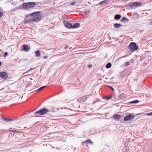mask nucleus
I'll return each instance as SVG.
<instances>
[{
    "instance_id": "nucleus-37",
    "label": "nucleus",
    "mask_w": 152,
    "mask_h": 152,
    "mask_svg": "<svg viewBox=\"0 0 152 152\" xmlns=\"http://www.w3.org/2000/svg\"><path fill=\"white\" fill-rule=\"evenodd\" d=\"M127 56H124L122 57H119L118 58V59L119 60L120 59H121V58H124V57H126Z\"/></svg>"
},
{
    "instance_id": "nucleus-35",
    "label": "nucleus",
    "mask_w": 152,
    "mask_h": 152,
    "mask_svg": "<svg viewBox=\"0 0 152 152\" xmlns=\"http://www.w3.org/2000/svg\"><path fill=\"white\" fill-rule=\"evenodd\" d=\"M75 3H76V2L75 1H73L72 2L71 4V5H74L75 4Z\"/></svg>"
},
{
    "instance_id": "nucleus-2",
    "label": "nucleus",
    "mask_w": 152,
    "mask_h": 152,
    "mask_svg": "<svg viewBox=\"0 0 152 152\" xmlns=\"http://www.w3.org/2000/svg\"><path fill=\"white\" fill-rule=\"evenodd\" d=\"M37 4V2H29L23 3L22 5L23 8L28 10H30Z\"/></svg>"
},
{
    "instance_id": "nucleus-38",
    "label": "nucleus",
    "mask_w": 152,
    "mask_h": 152,
    "mask_svg": "<svg viewBox=\"0 0 152 152\" xmlns=\"http://www.w3.org/2000/svg\"><path fill=\"white\" fill-rule=\"evenodd\" d=\"M92 64H90V65H88V67L89 68H91V67H92Z\"/></svg>"
},
{
    "instance_id": "nucleus-9",
    "label": "nucleus",
    "mask_w": 152,
    "mask_h": 152,
    "mask_svg": "<svg viewBox=\"0 0 152 152\" xmlns=\"http://www.w3.org/2000/svg\"><path fill=\"white\" fill-rule=\"evenodd\" d=\"M41 18V15H39L37 16L34 17L33 18H32V21H34L35 22H37L40 20Z\"/></svg>"
},
{
    "instance_id": "nucleus-19",
    "label": "nucleus",
    "mask_w": 152,
    "mask_h": 152,
    "mask_svg": "<svg viewBox=\"0 0 152 152\" xmlns=\"http://www.w3.org/2000/svg\"><path fill=\"white\" fill-rule=\"evenodd\" d=\"M82 143L83 145H84V144L86 143H91L92 144H93L91 141L90 139L86 140L85 142H83Z\"/></svg>"
},
{
    "instance_id": "nucleus-31",
    "label": "nucleus",
    "mask_w": 152,
    "mask_h": 152,
    "mask_svg": "<svg viewBox=\"0 0 152 152\" xmlns=\"http://www.w3.org/2000/svg\"><path fill=\"white\" fill-rule=\"evenodd\" d=\"M89 12H90V11L89 10L85 11L84 12V13L85 14H88Z\"/></svg>"
},
{
    "instance_id": "nucleus-21",
    "label": "nucleus",
    "mask_w": 152,
    "mask_h": 152,
    "mask_svg": "<svg viewBox=\"0 0 152 152\" xmlns=\"http://www.w3.org/2000/svg\"><path fill=\"white\" fill-rule=\"evenodd\" d=\"M121 21L122 22H128V19L124 17L122 18L121 20Z\"/></svg>"
},
{
    "instance_id": "nucleus-36",
    "label": "nucleus",
    "mask_w": 152,
    "mask_h": 152,
    "mask_svg": "<svg viewBox=\"0 0 152 152\" xmlns=\"http://www.w3.org/2000/svg\"><path fill=\"white\" fill-rule=\"evenodd\" d=\"M29 72V70H28L26 72L23 73V75H24L26 74L27 73H28Z\"/></svg>"
},
{
    "instance_id": "nucleus-32",
    "label": "nucleus",
    "mask_w": 152,
    "mask_h": 152,
    "mask_svg": "<svg viewBox=\"0 0 152 152\" xmlns=\"http://www.w3.org/2000/svg\"><path fill=\"white\" fill-rule=\"evenodd\" d=\"M107 1L106 0H104L102 1V2L103 4H105L107 2Z\"/></svg>"
},
{
    "instance_id": "nucleus-41",
    "label": "nucleus",
    "mask_w": 152,
    "mask_h": 152,
    "mask_svg": "<svg viewBox=\"0 0 152 152\" xmlns=\"http://www.w3.org/2000/svg\"><path fill=\"white\" fill-rule=\"evenodd\" d=\"M103 4V3H102V1H101V2H99V5H102V4Z\"/></svg>"
},
{
    "instance_id": "nucleus-28",
    "label": "nucleus",
    "mask_w": 152,
    "mask_h": 152,
    "mask_svg": "<svg viewBox=\"0 0 152 152\" xmlns=\"http://www.w3.org/2000/svg\"><path fill=\"white\" fill-rule=\"evenodd\" d=\"M100 100L99 99H96L93 102V103L94 104L98 102Z\"/></svg>"
},
{
    "instance_id": "nucleus-6",
    "label": "nucleus",
    "mask_w": 152,
    "mask_h": 152,
    "mask_svg": "<svg viewBox=\"0 0 152 152\" xmlns=\"http://www.w3.org/2000/svg\"><path fill=\"white\" fill-rule=\"evenodd\" d=\"M89 96L85 95L79 98L78 99V101L79 102H84L89 97Z\"/></svg>"
},
{
    "instance_id": "nucleus-30",
    "label": "nucleus",
    "mask_w": 152,
    "mask_h": 152,
    "mask_svg": "<svg viewBox=\"0 0 152 152\" xmlns=\"http://www.w3.org/2000/svg\"><path fill=\"white\" fill-rule=\"evenodd\" d=\"M31 15H32L31 13V14H30L27 15L26 16V18H28V17H30L31 16H32Z\"/></svg>"
},
{
    "instance_id": "nucleus-7",
    "label": "nucleus",
    "mask_w": 152,
    "mask_h": 152,
    "mask_svg": "<svg viewBox=\"0 0 152 152\" xmlns=\"http://www.w3.org/2000/svg\"><path fill=\"white\" fill-rule=\"evenodd\" d=\"M64 26L68 28H72V24L68 22V21H64Z\"/></svg>"
},
{
    "instance_id": "nucleus-15",
    "label": "nucleus",
    "mask_w": 152,
    "mask_h": 152,
    "mask_svg": "<svg viewBox=\"0 0 152 152\" xmlns=\"http://www.w3.org/2000/svg\"><path fill=\"white\" fill-rule=\"evenodd\" d=\"M80 26V24L79 23H75L72 25V28H76L79 27Z\"/></svg>"
},
{
    "instance_id": "nucleus-14",
    "label": "nucleus",
    "mask_w": 152,
    "mask_h": 152,
    "mask_svg": "<svg viewBox=\"0 0 152 152\" xmlns=\"http://www.w3.org/2000/svg\"><path fill=\"white\" fill-rule=\"evenodd\" d=\"M112 97V95H110L109 96H103L102 98L103 99L106 100H108L111 99Z\"/></svg>"
},
{
    "instance_id": "nucleus-34",
    "label": "nucleus",
    "mask_w": 152,
    "mask_h": 152,
    "mask_svg": "<svg viewBox=\"0 0 152 152\" xmlns=\"http://www.w3.org/2000/svg\"><path fill=\"white\" fill-rule=\"evenodd\" d=\"M8 55V53L7 52H5L4 54V56L6 57Z\"/></svg>"
},
{
    "instance_id": "nucleus-40",
    "label": "nucleus",
    "mask_w": 152,
    "mask_h": 152,
    "mask_svg": "<svg viewBox=\"0 0 152 152\" xmlns=\"http://www.w3.org/2000/svg\"><path fill=\"white\" fill-rule=\"evenodd\" d=\"M34 69V68H31L29 70L30 72V71L33 70Z\"/></svg>"
},
{
    "instance_id": "nucleus-44",
    "label": "nucleus",
    "mask_w": 152,
    "mask_h": 152,
    "mask_svg": "<svg viewBox=\"0 0 152 152\" xmlns=\"http://www.w3.org/2000/svg\"><path fill=\"white\" fill-rule=\"evenodd\" d=\"M1 61H0V66H1Z\"/></svg>"
},
{
    "instance_id": "nucleus-18",
    "label": "nucleus",
    "mask_w": 152,
    "mask_h": 152,
    "mask_svg": "<svg viewBox=\"0 0 152 152\" xmlns=\"http://www.w3.org/2000/svg\"><path fill=\"white\" fill-rule=\"evenodd\" d=\"M122 25L120 24L115 23L114 25V27L116 28H118L120 27Z\"/></svg>"
},
{
    "instance_id": "nucleus-20",
    "label": "nucleus",
    "mask_w": 152,
    "mask_h": 152,
    "mask_svg": "<svg viewBox=\"0 0 152 152\" xmlns=\"http://www.w3.org/2000/svg\"><path fill=\"white\" fill-rule=\"evenodd\" d=\"M121 16L120 15L117 14L115 16L114 18L116 20H118L121 18Z\"/></svg>"
},
{
    "instance_id": "nucleus-13",
    "label": "nucleus",
    "mask_w": 152,
    "mask_h": 152,
    "mask_svg": "<svg viewBox=\"0 0 152 152\" xmlns=\"http://www.w3.org/2000/svg\"><path fill=\"white\" fill-rule=\"evenodd\" d=\"M40 13V12H33L31 13L32 16L34 17H36L39 15V14Z\"/></svg>"
},
{
    "instance_id": "nucleus-8",
    "label": "nucleus",
    "mask_w": 152,
    "mask_h": 152,
    "mask_svg": "<svg viewBox=\"0 0 152 152\" xmlns=\"http://www.w3.org/2000/svg\"><path fill=\"white\" fill-rule=\"evenodd\" d=\"M0 77L2 79H6L8 77L7 73L5 72H1Z\"/></svg>"
},
{
    "instance_id": "nucleus-23",
    "label": "nucleus",
    "mask_w": 152,
    "mask_h": 152,
    "mask_svg": "<svg viewBox=\"0 0 152 152\" xmlns=\"http://www.w3.org/2000/svg\"><path fill=\"white\" fill-rule=\"evenodd\" d=\"M139 102L138 100H135L129 102V104H137Z\"/></svg>"
},
{
    "instance_id": "nucleus-24",
    "label": "nucleus",
    "mask_w": 152,
    "mask_h": 152,
    "mask_svg": "<svg viewBox=\"0 0 152 152\" xmlns=\"http://www.w3.org/2000/svg\"><path fill=\"white\" fill-rule=\"evenodd\" d=\"M111 66V64L109 62L107 64L106 66V67L107 69L110 68Z\"/></svg>"
},
{
    "instance_id": "nucleus-25",
    "label": "nucleus",
    "mask_w": 152,
    "mask_h": 152,
    "mask_svg": "<svg viewBox=\"0 0 152 152\" xmlns=\"http://www.w3.org/2000/svg\"><path fill=\"white\" fill-rule=\"evenodd\" d=\"M45 87V86H43L40 88H39L37 90V92H39L42 90L43 89H44Z\"/></svg>"
},
{
    "instance_id": "nucleus-39",
    "label": "nucleus",
    "mask_w": 152,
    "mask_h": 152,
    "mask_svg": "<svg viewBox=\"0 0 152 152\" xmlns=\"http://www.w3.org/2000/svg\"><path fill=\"white\" fill-rule=\"evenodd\" d=\"M48 58V56H44L43 57L45 59H47Z\"/></svg>"
},
{
    "instance_id": "nucleus-22",
    "label": "nucleus",
    "mask_w": 152,
    "mask_h": 152,
    "mask_svg": "<svg viewBox=\"0 0 152 152\" xmlns=\"http://www.w3.org/2000/svg\"><path fill=\"white\" fill-rule=\"evenodd\" d=\"M35 53L36 56L38 57L40 55L41 52L40 50H37L35 52Z\"/></svg>"
},
{
    "instance_id": "nucleus-11",
    "label": "nucleus",
    "mask_w": 152,
    "mask_h": 152,
    "mask_svg": "<svg viewBox=\"0 0 152 152\" xmlns=\"http://www.w3.org/2000/svg\"><path fill=\"white\" fill-rule=\"evenodd\" d=\"M22 47L23 48V50L25 51H28L29 49H30V47H29L28 45H23Z\"/></svg>"
},
{
    "instance_id": "nucleus-33",
    "label": "nucleus",
    "mask_w": 152,
    "mask_h": 152,
    "mask_svg": "<svg viewBox=\"0 0 152 152\" xmlns=\"http://www.w3.org/2000/svg\"><path fill=\"white\" fill-rule=\"evenodd\" d=\"M146 115H152V112L149 113H147Z\"/></svg>"
},
{
    "instance_id": "nucleus-4",
    "label": "nucleus",
    "mask_w": 152,
    "mask_h": 152,
    "mask_svg": "<svg viewBox=\"0 0 152 152\" xmlns=\"http://www.w3.org/2000/svg\"><path fill=\"white\" fill-rule=\"evenodd\" d=\"M129 48L131 51L133 52L137 50L138 46L135 43L131 42L129 45Z\"/></svg>"
},
{
    "instance_id": "nucleus-43",
    "label": "nucleus",
    "mask_w": 152,
    "mask_h": 152,
    "mask_svg": "<svg viewBox=\"0 0 152 152\" xmlns=\"http://www.w3.org/2000/svg\"><path fill=\"white\" fill-rule=\"evenodd\" d=\"M17 10V9H16V8H15L14 9V10Z\"/></svg>"
},
{
    "instance_id": "nucleus-10",
    "label": "nucleus",
    "mask_w": 152,
    "mask_h": 152,
    "mask_svg": "<svg viewBox=\"0 0 152 152\" xmlns=\"http://www.w3.org/2000/svg\"><path fill=\"white\" fill-rule=\"evenodd\" d=\"M32 21H33L32 19L31 18L28 19H25L23 20L24 23L25 24H27L28 23L31 22Z\"/></svg>"
},
{
    "instance_id": "nucleus-5",
    "label": "nucleus",
    "mask_w": 152,
    "mask_h": 152,
    "mask_svg": "<svg viewBox=\"0 0 152 152\" xmlns=\"http://www.w3.org/2000/svg\"><path fill=\"white\" fill-rule=\"evenodd\" d=\"M134 117L135 116L134 115L129 114L125 117L124 120L125 121L132 120H133Z\"/></svg>"
},
{
    "instance_id": "nucleus-29",
    "label": "nucleus",
    "mask_w": 152,
    "mask_h": 152,
    "mask_svg": "<svg viewBox=\"0 0 152 152\" xmlns=\"http://www.w3.org/2000/svg\"><path fill=\"white\" fill-rule=\"evenodd\" d=\"M108 87L112 91H113L114 90L113 88L111 86H108Z\"/></svg>"
},
{
    "instance_id": "nucleus-12",
    "label": "nucleus",
    "mask_w": 152,
    "mask_h": 152,
    "mask_svg": "<svg viewBox=\"0 0 152 152\" xmlns=\"http://www.w3.org/2000/svg\"><path fill=\"white\" fill-rule=\"evenodd\" d=\"M125 98L124 94V93H121L118 96V99L120 100L121 99H124Z\"/></svg>"
},
{
    "instance_id": "nucleus-17",
    "label": "nucleus",
    "mask_w": 152,
    "mask_h": 152,
    "mask_svg": "<svg viewBox=\"0 0 152 152\" xmlns=\"http://www.w3.org/2000/svg\"><path fill=\"white\" fill-rule=\"evenodd\" d=\"M2 120L3 121H6V122H9L10 121H12V120L11 119L4 117L2 118Z\"/></svg>"
},
{
    "instance_id": "nucleus-16",
    "label": "nucleus",
    "mask_w": 152,
    "mask_h": 152,
    "mask_svg": "<svg viewBox=\"0 0 152 152\" xmlns=\"http://www.w3.org/2000/svg\"><path fill=\"white\" fill-rule=\"evenodd\" d=\"M113 117L114 119H116L120 118L121 116L120 115L115 114L113 115Z\"/></svg>"
},
{
    "instance_id": "nucleus-27",
    "label": "nucleus",
    "mask_w": 152,
    "mask_h": 152,
    "mask_svg": "<svg viewBox=\"0 0 152 152\" xmlns=\"http://www.w3.org/2000/svg\"><path fill=\"white\" fill-rule=\"evenodd\" d=\"M130 63L129 62H126L124 64V65L125 66H127L129 65Z\"/></svg>"
},
{
    "instance_id": "nucleus-3",
    "label": "nucleus",
    "mask_w": 152,
    "mask_h": 152,
    "mask_svg": "<svg viewBox=\"0 0 152 152\" xmlns=\"http://www.w3.org/2000/svg\"><path fill=\"white\" fill-rule=\"evenodd\" d=\"M142 3L140 2H134L129 4V6L130 9H134L142 5Z\"/></svg>"
},
{
    "instance_id": "nucleus-45",
    "label": "nucleus",
    "mask_w": 152,
    "mask_h": 152,
    "mask_svg": "<svg viewBox=\"0 0 152 152\" xmlns=\"http://www.w3.org/2000/svg\"><path fill=\"white\" fill-rule=\"evenodd\" d=\"M151 24H152V22H151Z\"/></svg>"
},
{
    "instance_id": "nucleus-1",
    "label": "nucleus",
    "mask_w": 152,
    "mask_h": 152,
    "mask_svg": "<svg viewBox=\"0 0 152 152\" xmlns=\"http://www.w3.org/2000/svg\"><path fill=\"white\" fill-rule=\"evenodd\" d=\"M54 112V110L51 109H48L46 108H42L39 110L36 111L34 113L38 114L40 115H43L47 113L48 115H51V113Z\"/></svg>"
},
{
    "instance_id": "nucleus-42",
    "label": "nucleus",
    "mask_w": 152,
    "mask_h": 152,
    "mask_svg": "<svg viewBox=\"0 0 152 152\" xmlns=\"http://www.w3.org/2000/svg\"><path fill=\"white\" fill-rule=\"evenodd\" d=\"M68 48V47L67 46H66V47H64V49H67V48Z\"/></svg>"
},
{
    "instance_id": "nucleus-26",
    "label": "nucleus",
    "mask_w": 152,
    "mask_h": 152,
    "mask_svg": "<svg viewBox=\"0 0 152 152\" xmlns=\"http://www.w3.org/2000/svg\"><path fill=\"white\" fill-rule=\"evenodd\" d=\"M2 9H0V18L1 17L4 15V14L2 12Z\"/></svg>"
}]
</instances>
